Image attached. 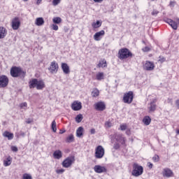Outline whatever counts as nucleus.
<instances>
[{
	"label": "nucleus",
	"mask_w": 179,
	"mask_h": 179,
	"mask_svg": "<svg viewBox=\"0 0 179 179\" xmlns=\"http://www.w3.org/2000/svg\"><path fill=\"white\" fill-rule=\"evenodd\" d=\"M64 171H65V169H60L56 170L57 174H62Z\"/></svg>",
	"instance_id": "41"
},
{
	"label": "nucleus",
	"mask_w": 179,
	"mask_h": 179,
	"mask_svg": "<svg viewBox=\"0 0 179 179\" xmlns=\"http://www.w3.org/2000/svg\"><path fill=\"white\" fill-rule=\"evenodd\" d=\"M168 103H169L170 104H173V99L169 98V99H168Z\"/></svg>",
	"instance_id": "52"
},
{
	"label": "nucleus",
	"mask_w": 179,
	"mask_h": 179,
	"mask_svg": "<svg viewBox=\"0 0 179 179\" xmlns=\"http://www.w3.org/2000/svg\"><path fill=\"white\" fill-rule=\"evenodd\" d=\"M94 108L97 111H104L106 110V103L103 101L96 102L94 104Z\"/></svg>",
	"instance_id": "11"
},
{
	"label": "nucleus",
	"mask_w": 179,
	"mask_h": 179,
	"mask_svg": "<svg viewBox=\"0 0 179 179\" xmlns=\"http://www.w3.org/2000/svg\"><path fill=\"white\" fill-rule=\"evenodd\" d=\"M29 89H36L37 90H43L45 87V83L43 80H38L36 78H33L29 82Z\"/></svg>",
	"instance_id": "1"
},
{
	"label": "nucleus",
	"mask_w": 179,
	"mask_h": 179,
	"mask_svg": "<svg viewBox=\"0 0 179 179\" xmlns=\"http://www.w3.org/2000/svg\"><path fill=\"white\" fill-rule=\"evenodd\" d=\"M75 163V157L70 156L66 158L63 162L62 163V165L64 169H69L72 164Z\"/></svg>",
	"instance_id": "5"
},
{
	"label": "nucleus",
	"mask_w": 179,
	"mask_h": 179,
	"mask_svg": "<svg viewBox=\"0 0 179 179\" xmlns=\"http://www.w3.org/2000/svg\"><path fill=\"white\" fill-rule=\"evenodd\" d=\"M163 177H166L167 178H170V177H173V171H171L169 168H165L162 171Z\"/></svg>",
	"instance_id": "16"
},
{
	"label": "nucleus",
	"mask_w": 179,
	"mask_h": 179,
	"mask_svg": "<svg viewBox=\"0 0 179 179\" xmlns=\"http://www.w3.org/2000/svg\"><path fill=\"white\" fill-rule=\"evenodd\" d=\"M98 68H107V61L102 59L98 64Z\"/></svg>",
	"instance_id": "27"
},
{
	"label": "nucleus",
	"mask_w": 179,
	"mask_h": 179,
	"mask_svg": "<svg viewBox=\"0 0 179 179\" xmlns=\"http://www.w3.org/2000/svg\"><path fill=\"white\" fill-rule=\"evenodd\" d=\"M176 104L177 108H179V99H177L176 101Z\"/></svg>",
	"instance_id": "53"
},
{
	"label": "nucleus",
	"mask_w": 179,
	"mask_h": 179,
	"mask_svg": "<svg viewBox=\"0 0 179 179\" xmlns=\"http://www.w3.org/2000/svg\"><path fill=\"white\" fill-rule=\"evenodd\" d=\"M45 23L44 18L37 17L35 20V24L36 26H43Z\"/></svg>",
	"instance_id": "24"
},
{
	"label": "nucleus",
	"mask_w": 179,
	"mask_h": 179,
	"mask_svg": "<svg viewBox=\"0 0 179 179\" xmlns=\"http://www.w3.org/2000/svg\"><path fill=\"white\" fill-rule=\"evenodd\" d=\"M83 120V115H82L81 114L80 115H78L76 117V122H82V120Z\"/></svg>",
	"instance_id": "34"
},
{
	"label": "nucleus",
	"mask_w": 179,
	"mask_h": 179,
	"mask_svg": "<svg viewBox=\"0 0 179 179\" xmlns=\"http://www.w3.org/2000/svg\"><path fill=\"white\" fill-rule=\"evenodd\" d=\"M105 127L106 128H111V127H113V123L110 121H107L105 122Z\"/></svg>",
	"instance_id": "38"
},
{
	"label": "nucleus",
	"mask_w": 179,
	"mask_h": 179,
	"mask_svg": "<svg viewBox=\"0 0 179 179\" xmlns=\"http://www.w3.org/2000/svg\"><path fill=\"white\" fill-rule=\"evenodd\" d=\"M51 27L52 29V30H55L57 31V30H58L59 27L58 25L55 24H52L51 25Z\"/></svg>",
	"instance_id": "43"
},
{
	"label": "nucleus",
	"mask_w": 179,
	"mask_h": 179,
	"mask_svg": "<svg viewBox=\"0 0 179 179\" xmlns=\"http://www.w3.org/2000/svg\"><path fill=\"white\" fill-rule=\"evenodd\" d=\"M142 174H143V167L136 163L134 164L131 175L134 177H139L140 176H142Z\"/></svg>",
	"instance_id": "3"
},
{
	"label": "nucleus",
	"mask_w": 179,
	"mask_h": 179,
	"mask_svg": "<svg viewBox=\"0 0 179 179\" xmlns=\"http://www.w3.org/2000/svg\"><path fill=\"white\" fill-rule=\"evenodd\" d=\"M117 57L119 59H127V58H129V57H132V52L128 50V48H122L119 50L117 53Z\"/></svg>",
	"instance_id": "2"
},
{
	"label": "nucleus",
	"mask_w": 179,
	"mask_h": 179,
	"mask_svg": "<svg viewBox=\"0 0 179 179\" xmlns=\"http://www.w3.org/2000/svg\"><path fill=\"white\" fill-rule=\"evenodd\" d=\"M151 121H152V119H150V117L149 116H145L143 120V122L145 124V125H150Z\"/></svg>",
	"instance_id": "29"
},
{
	"label": "nucleus",
	"mask_w": 179,
	"mask_h": 179,
	"mask_svg": "<svg viewBox=\"0 0 179 179\" xmlns=\"http://www.w3.org/2000/svg\"><path fill=\"white\" fill-rule=\"evenodd\" d=\"M53 157L54 159H57V160H59V159L62 158V151L57 150L54 152L53 153Z\"/></svg>",
	"instance_id": "20"
},
{
	"label": "nucleus",
	"mask_w": 179,
	"mask_h": 179,
	"mask_svg": "<svg viewBox=\"0 0 179 179\" xmlns=\"http://www.w3.org/2000/svg\"><path fill=\"white\" fill-rule=\"evenodd\" d=\"M8 83H9V79L6 76H0V87H6L8 86Z\"/></svg>",
	"instance_id": "9"
},
{
	"label": "nucleus",
	"mask_w": 179,
	"mask_h": 179,
	"mask_svg": "<svg viewBox=\"0 0 179 179\" xmlns=\"http://www.w3.org/2000/svg\"><path fill=\"white\" fill-rule=\"evenodd\" d=\"M113 148H114V149H115L116 150H117V149H120V143H115L114 145H113Z\"/></svg>",
	"instance_id": "47"
},
{
	"label": "nucleus",
	"mask_w": 179,
	"mask_h": 179,
	"mask_svg": "<svg viewBox=\"0 0 179 179\" xmlns=\"http://www.w3.org/2000/svg\"><path fill=\"white\" fill-rule=\"evenodd\" d=\"M102 1L103 0H94V1H95V2L98 3H101Z\"/></svg>",
	"instance_id": "56"
},
{
	"label": "nucleus",
	"mask_w": 179,
	"mask_h": 179,
	"mask_svg": "<svg viewBox=\"0 0 179 179\" xmlns=\"http://www.w3.org/2000/svg\"><path fill=\"white\" fill-rule=\"evenodd\" d=\"M51 128L54 132H57V122H55V120L52 121Z\"/></svg>",
	"instance_id": "33"
},
{
	"label": "nucleus",
	"mask_w": 179,
	"mask_h": 179,
	"mask_svg": "<svg viewBox=\"0 0 179 179\" xmlns=\"http://www.w3.org/2000/svg\"><path fill=\"white\" fill-rule=\"evenodd\" d=\"M148 167H149V169H152L153 167V164L148 163Z\"/></svg>",
	"instance_id": "55"
},
{
	"label": "nucleus",
	"mask_w": 179,
	"mask_h": 179,
	"mask_svg": "<svg viewBox=\"0 0 179 179\" xmlns=\"http://www.w3.org/2000/svg\"><path fill=\"white\" fill-rule=\"evenodd\" d=\"M62 69L64 73H65L66 75H68V73L71 72V71L69 70V66H68V64L66 63L62 64Z\"/></svg>",
	"instance_id": "19"
},
{
	"label": "nucleus",
	"mask_w": 179,
	"mask_h": 179,
	"mask_svg": "<svg viewBox=\"0 0 179 179\" xmlns=\"http://www.w3.org/2000/svg\"><path fill=\"white\" fill-rule=\"evenodd\" d=\"M76 136L77 138H82L83 136V127H80L76 130Z\"/></svg>",
	"instance_id": "26"
},
{
	"label": "nucleus",
	"mask_w": 179,
	"mask_h": 179,
	"mask_svg": "<svg viewBox=\"0 0 179 179\" xmlns=\"http://www.w3.org/2000/svg\"><path fill=\"white\" fill-rule=\"evenodd\" d=\"M92 26L94 29H99L101 26V22L100 21H96V22H93Z\"/></svg>",
	"instance_id": "32"
},
{
	"label": "nucleus",
	"mask_w": 179,
	"mask_h": 179,
	"mask_svg": "<svg viewBox=\"0 0 179 179\" xmlns=\"http://www.w3.org/2000/svg\"><path fill=\"white\" fill-rule=\"evenodd\" d=\"M94 171L95 173H97L98 174H101V173H106L107 169L105 168V166H103L101 165H96L94 167Z\"/></svg>",
	"instance_id": "13"
},
{
	"label": "nucleus",
	"mask_w": 179,
	"mask_h": 179,
	"mask_svg": "<svg viewBox=\"0 0 179 179\" xmlns=\"http://www.w3.org/2000/svg\"><path fill=\"white\" fill-rule=\"evenodd\" d=\"M12 29L13 30H17L20 27V20L19 17H15L11 22Z\"/></svg>",
	"instance_id": "8"
},
{
	"label": "nucleus",
	"mask_w": 179,
	"mask_h": 179,
	"mask_svg": "<svg viewBox=\"0 0 179 179\" xmlns=\"http://www.w3.org/2000/svg\"><path fill=\"white\" fill-rule=\"evenodd\" d=\"M52 22L55 23V24H59V23L62 22V19H61L59 17H55L52 19Z\"/></svg>",
	"instance_id": "30"
},
{
	"label": "nucleus",
	"mask_w": 179,
	"mask_h": 179,
	"mask_svg": "<svg viewBox=\"0 0 179 179\" xmlns=\"http://www.w3.org/2000/svg\"><path fill=\"white\" fill-rule=\"evenodd\" d=\"M165 61H166V58H164L162 56H160L158 60V62H161V64H162V62H164Z\"/></svg>",
	"instance_id": "44"
},
{
	"label": "nucleus",
	"mask_w": 179,
	"mask_h": 179,
	"mask_svg": "<svg viewBox=\"0 0 179 179\" xmlns=\"http://www.w3.org/2000/svg\"><path fill=\"white\" fill-rule=\"evenodd\" d=\"M142 50H143V51L144 52H148V51H150V48L146 46V47L143 48Z\"/></svg>",
	"instance_id": "45"
},
{
	"label": "nucleus",
	"mask_w": 179,
	"mask_h": 179,
	"mask_svg": "<svg viewBox=\"0 0 179 179\" xmlns=\"http://www.w3.org/2000/svg\"><path fill=\"white\" fill-rule=\"evenodd\" d=\"M8 34V31L3 27H0V39L5 38Z\"/></svg>",
	"instance_id": "21"
},
{
	"label": "nucleus",
	"mask_w": 179,
	"mask_h": 179,
	"mask_svg": "<svg viewBox=\"0 0 179 179\" xmlns=\"http://www.w3.org/2000/svg\"><path fill=\"white\" fill-rule=\"evenodd\" d=\"M90 133L92 134V135H94V134H96V129H92L90 130Z\"/></svg>",
	"instance_id": "50"
},
{
	"label": "nucleus",
	"mask_w": 179,
	"mask_h": 179,
	"mask_svg": "<svg viewBox=\"0 0 179 179\" xmlns=\"http://www.w3.org/2000/svg\"><path fill=\"white\" fill-rule=\"evenodd\" d=\"M169 6L171 8H174L176 6V1H170Z\"/></svg>",
	"instance_id": "49"
},
{
	"label": "nucleus",
	"mask_w": 179,
	"mask_h": 179,
	"mask_svg": "<svg viewBox=\"0 0 179 179\" xmlns=\"http://www.w3.org/2000/svg\"><path fill=\"white\" fill-rule=\"evenodd\" d=\"M22 179H33L30 174L24 173L22 176Z\"/></svg>",
	"instance_id": "39"
},
{
	"label": "nucleus",
	"mask_w": 179,
	"mask_h": 179,
	"mask_svg": "<svg viewBox=\"0 0 179 179\" xmlns=\"http://www.w3.org/2000/svg\"><path fill=\"white\" fill-rule=\"evenodd\" d=\"M12 164V158L10 156H8L6 160L3 161V166L8 167Z\"/></svg>",
	"instance_id": "25"
},
{
	"label": "nucleus",
	"mask_w": 179,
	"mask_h": 179,
	"mask_svg": "<svg viewBox=\"0 0 179 179\" xmlns=\"http://www.w3.org/2000/svg\"><path fill=\"white\" fill-rule=\"evenodd\" d=\"M23 73V71L20 67H13L10 69V75L13 76V78H17L18 76H20Z\"/></svg>",
	"instance_id": "7"
},
{
	"label": "nucleus",
	"mask_w": 179,
	"mask_h": 179,
	"mask_svg": "<svg viewBox=\"0 0 179 179\" xmlns=\"http://www.w3.org/2000/svg\"><path fill=\"white\" fill-rule=\"evenodd\" d=\"M106 153V151L104 150V148L101 145H98L95 148V154L94 156L96 159H103L104 157V155Z\"/></svg>",
	"instance_id": "4"
},
{
	"label": "nucleus",
	"mask_w": 179,
	"mask_h": 179,
	"mask_svg": "<svg viewBox=\"0 0 179 179\" xmlns=\"http://www.w3.org/2000/svg\"><path fill=\"white\" fill-rule=\"evenodd\" d=\"M104 34H106L104 30H101L99 32L95 33V34L94 35V40H95V41H100V40H101V38H103V37L104 36Z\"/></svg>",
	"instance_id": "15"
},
{
	"label": "nucleus",
	"mask_w": 179,
	"mask_h": 179,
	"mask_svg": "<svg viewBox=\"0 0 179 179\" xmlns=\"http://www.w3.org/2000/svg\"><path fill=\"white\" fill-rule=\"evenodd\" d=\"M71 108L73 111H79L82 110V102L79 101H75L71 104Z\"/></svg>",
	"instance_id": "10"
},
{
	"label": "nucleus",
	"mask_w": 179,
	"mask_h": 179,
	"mask_svg": "<svg viewBox=\"0 0 179 179\" xmlns=\"http://www.w3.org/2000/svg\"><path fill=\"white\" fill-rule=\"evenodd\" d=\"M159 14V12L157 11V10H153L151 15H152V16H157V15Z\"/></svg>",
	"instance_id": "46"
},
{
	"label": "nucleus",
	"mask_w": 179,
	"mask_h": 179,
	"mask_svg": "<svg viewBox=\"0 0 179 179\" xmlns=\"http://www.w3.org/2000/svg\"><path fill=\"white\" fill-rule=\"evenodd\" d=\"M120 131H127L128 129V126H127V124H120Z\"/></svg>",
	"instance_id": "36"
},
{
	"label": "nucleus",
	"mask_w": 179,
	"mask_h": 179,
	"mask_svg": "<svg viewBox=\"0 0 179 179\" xmlns=\"http://www.w3.org/2000/svg\"><path fill=\"white\" fill-rule=\"evenodd\" d=\"M134 101V92H129L126 94H124L123 96V101L126 104H131L132 101Z\"/></svg>",
	"instance_id": "6"
},
{
	"label": "nucleus",
	"mask_w": 179,
	"mask_h": 179,
	"mask_svg": "<svg viewBox=\"0 0 179 179\" xmlns=\"http://www.w3.org/2000/svg\"><path fill=\"white\" fill-rule=\"evenodd\" d=\"M73 134H70L67 138H66V142H68L69 143H71V142H73Z\"/></svg>",
	"instance_id": "35"
},
{
	"label": "nucleus",
	"mask_w": 179,
	"mask_h": 179,
	"mask_svg": "<svg viewBox=\"0 0 179 179\" xmlns=\"http://www.w3.org/2000/svg\"><path fill=\"white\" fill-rule=\"evenodd\" d=\"M176 134H178V135H179V129L177 130Z\"/></svg>",
	"instance_id": "60"
},
{
	"label": "nucleus",
	"mask_w": 179,
	"mask_h": 179,
	"mask_svg": "<svg viewBox=\"0 0 179 179\" xmlns=\"http://www.w3.org/2000/svg\"><path fill=\"white\" fill-rule=\"evenodd\" d=\"M27 107V103L24 102L20 104V108H23L24 110H26V108Z\"/></svg>",
	"instance_id": "40"
},
{
	"label": "nucleus",
	"mask_w": 179,
	"mask_h": 179,
	"mask_svg": "<svg viewBox=\"0 0 179 179\" xmlns=\"http://www.w3.org/2000/svg\"><path fill=\"white\" fill-rule=\"evenodd\" d=\"M58 63L52 62L49 67L50 73H57L58 72Z\"/></svg>",
	"instance_id": "14"
},
{
	"label": "nucleus",
	"mask_w": 179,
	"mask_h": 179,
	"mask_svg": "<svg viewBox=\"0 0 179 179\" xmlns=\"http://www.w3.org/2000/svg\"><path fill=\"white\" fill-rule=\"evenodd\" d=\"M24 1V2H27V1H29V0H23Z\"/></svg>",
	"instance_id": "61"
},
{
	"label": "nucleus",
	"mask_w": 179,
	"mask_h": 179,
	"mask_svg": "<svg viewBox=\"0 0 179 179\" xmlns=\"http://www.w3.org/2000/svg\"><path fill=\"white\" fill-rule=\"evenodd\" d=\"M152 1H155V0H152Z\"/></svg>",
	"instance_id": "62"
},
{
	"label": "nucleus",
	"mask_w": 179,
	"mask_h": 179,
	"mask_svg": "<svg viewBox=\"0 0 179 179\" xmlns=\"http://www.w3.org/2000/svg\"><path fill=\"white\" fill-rule=\"evenodd\" d=\"M166 23H168V24H169L170 27H172V29H173V30H177V29H178V26L177 25V22H174L173 20L171 19H166L165 20Z\"/></svg>",
	"instance_id": "17"
},
{
	"label": "nucleus",
	"mask_w": 179,
	"mask_h": 179,
	"mask_svg": "<svg viewBox=\"0 0 179 179\" xmlns=\"http://www.w3.org/2000/svg\"><path fill=\"white\" fill-rule=\"evenodd\" d=\"M3 136H4V138H7L8 141H12V139H13L14 135L13 133L6 131L3 133Z\"/></svg>",
	"instance_id": "22"
},
{
	"label": "nucleus",
	"mask_w": 179,
	"mask_h": 179,
	"mask_svg": "<svg viewBox=\"0 0 179 179\" xmlns=\"http://www.w3.org/2000/svg\"><path fill=\"white\" fill-rule=\"evenodd\" d=\"M31 120H27V124H31Z\"/></svg>",
	"instance_id": "58"
},
{
	"label": "nucleus",
	"mask_w": 179,
	"mask_h": 179,
	"mask_svg": "<svg viewBox=\"0 0 179 179\" xmlns=\"http://www.w3.org/2000/svg\"><path fill=\"white\" fill-rule=\"evenodd\" d=\"M159 159H160V158L159 157V155H155V156L152 157L153 162H159Z\"/></svg>",
	"instance_id": "42"
},
{
	"label": "nucleus",
	"mask_w": 179,
	"mask_h": 179,
	"mask_svg": "<svg viewBox=\"0 0 179 179\" xmlns=\"http://www.w3.org/2000/svg\"><path fill=\"white\" fill-rule=\"evenodd\" d=\"M52 3L53 6H57L61 3V0H52Z\"/></svg>",
	"instance_id": "37"
},
{
	"label": "nucleus",
	"mask_w": 179,
	"mask_h": 179,
	"mask_svg": "<svg viewBox=\"0 0 179 179\" xmlns=\"http://www.w3.org/2000/svg\"><path fill=\"white\" fill-rule=\"evenodd\" d=\"M99 94L100 92L97 90V88L94 89L92 92V97H98Z\"/></svg>",
	"instance_id": "31"
},
{
	"label": "nucleus",
	"mask_w": 179,
	"mask_h": 179,
	"mask_svg": "<svg viewBox=\"0 0 179 179\" xmlns=\"http://www.w3.org/2000/svg\"><path fill=\"white\" fill-rule=\"evenodd\" d=\"M156 99H155L153 101H152L150 103V106H148V110L150 113H153L156 110Z\"/></svg>",
	"instance_id": "23"
},
{
	"label": "nucleus",
	"mask_w": 179,
	"mask_h": 179,
	"mask_svg": "<svg viewBox=\"0 0 179 179\" xmlns=\"http://www.w3.org/2000/svg\"><path fill=\"white\" fill-rule=\"evenodd\" d=\"M143 69H145V71H153V69H155V63L146 61L143 65Z\"/></svg>",
	"instance_id": "12"
},
{
	"label": "nucleus",
	"mask_w": 179,
	"mask_h": 179,
	"mask_svg": "<svg viewBox=\"0 0 179 179\" xmlns=\"http://www.w3.org/2000/svg\"><path fill=\"white\" fill-rule=\"evenodd\" d=\"M64 132H65V130L64 131H60L59 134H64Z\"/></svg>",
	"instance_id": "59"
},
{
	"label": "nucleus",
	"mask_w": 179,
	"mask_h": 179,
	"mask_svg": "<svg viewBox=\"0 0 179 179\" xmlns=\"http://www.w3.org/2000/svg\"><path fill=\"white\" fill-rule=\"evenodd\" d=\"M43 2V0H36V5H40Z\"/></svg>",
	"instance_id": "54"
},
{
	"label": "nucleus",
	"mask_w": 179,
	"mask_h": 179,
	"mask_svg": "<svg viewBox=\"0 0 179 179\" xmlns=\"http://www.w3.org/2000/svg\"><path fill=\"white\" fill-rule=\"evenodd\" d=\"M25 134H24V132H21L20 133V136H22L23 138H24V136H25Z\"/></svg>",
	"instance_id": "57"
},
{
	"label": "nucleus",
	"mask_w": 179,
	"mask_h": 179,
	"mask_svg": "<svg viewBox=\"0 0 179 179\" xmlns=\"http://www.w3.org/2000/svg\"><path fill=\"white\" fill-rule=\"evenodd\" d=\"M11 150H12V152H17V150H18L17 147L11 146Z\"/></svg>",
	"instance_id": "48"
},
{
	"label": "nucleus",
	"mask_w": 179,
	"mask_h": 179,
	"mask_svg": "<svg viewBox=\"0 0 179 179\" xmlns=\"http://www.w3.org/2000/svg\"><path fill=\"white\" fill-rule=\"evenodd\" d=\"M96 80H103L104 79V73L98 72L96 75Z\"/></svg>",
	"instance_id": "28"
},
{
	"label": "nucleus",
	"mask_w": 179,
	"mask_h": 179,
	"mask_svg": "<svg viewBox=\"0 0 179 179\" xmlns=\"http://www.w3.org/2000/svg\"><path fill=\"white\" fill-rule=\"evenodd\" d=\"M126 134H127V135H131V129H127L126 130Z\"/></svg>",
	"instance_id": "51"
},
{
	"label": "nucleus",
	"mask_w": 179,
	"mask_h": 179,
	"mask_svg": "<svg viewBox=\"0 0 179 179\" xmlns=\"http://www.w3.org/2000/svg\"><path fill=\"white\" fill-rule=\"evenodd\" d=\"M115 139L117 142L121 143V145L125 144V138H124L121 134H115Z\"/></svg>",
	"instance_id": "18"
}]
</instances>
